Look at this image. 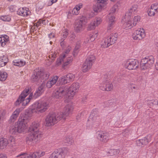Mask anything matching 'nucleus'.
I'll use <instances>...</instances> for the list:
<instances>
[{
    "label": "nucleus",
    "instance_id": "f257e3e1",
    "mask_svg": "<svg viewBox=\"0 0 158 158\" xmlns=\"http://www.w3.org/2000/svg\"><path fill=\"white\" fill-rule=\"evenodd\" d=\"M79 87L77 82L72 83L69 87L66 86H61L55 90L53 95L56 98H60L67 95L71 98L77 92Z\"/></svg>",
    "mask_w": 158,
    "mask_h": 158
},
{
    "label": "nucleus",
    "instance_id": "f03ea898",
    "mask_svg": "<svg viewBox=\"0 0 158 158\" xmlns=\"http://www.w3.org/2000/svg\"><path fill=\"white\" fill-rule=\"evenodd\" d=\"M49 107L48 103L45 101H38L33 104L31 108L30 114H40L45 111Z\"/></svg>",
    "mask_w": 158,
    "mask_h": 158
},
{
    "label": "nucleus",
    "instance_id": "7ed1b4c3",
    "mask_svg": "<svg viewBox=\"0 0 158 158\" xmlns=\"http://www.w3.org/2000/svg\"><path fill=\"white\" fill-rule=\"evenodd\" d=\"M62 119H65V117L62 114L49 115L46 117L44 123L46 126L49 127L54 125Z\"/></svg>",
    "mask_w": 158,
    "mask_h": 158
},
{
    "label": "nucleus",
    "instance_id": "20e7f679",
    "mask_svg": "<svg viewBox=\"0 0 158 158\" xmlns=\"http://www.w3.org/2000/svg\"><path fill=\"white\" fill-rule=\"evenodd\" d=\"M32 115V114H30L28 113L25 117L19 119L17 124H16L19 130V132H23L27 129L28 127L27 123L30 119V117Z\"/></svg>",
    "mask_w": 158,
    "mask_h": 158
},
{
    "label": "nucleus",
    "instance_id": "39448f33",
    "mask_svg": "<svg viewBox=\"0 0 158 158\" xmlns=\"http://www.w3.org/2000/svg\"><path fill=\"white\" fill-rule=\"evenodd\" d=\"M29 91V88H27L22 92L18 99L16 101L15 104L16 105H18L20 103H22V105L25 106L29 102L30 100L32 98L33 95L32 93L30 94L28 98L24 99V98L28 94Z\"/></svg>",
    "mask_w": 158,
    "mask_h": 158
},
{
    "label": "nucleus",
    "instance_id": "423d86ee",
    "mask_svg": "<svg viewBox=\"0 0 158 158\" xmlns=\"http://www.w3.org/2000/svg\"><path fill=\"white\" fill-rule=\"evenodd\" d=\"M49 75V73L47 72H43L36 70L35 71L31 77V79L33 82H41L42 80L48 79Z\"/></svg>",
    "mask_w": 158,
    "mask_h": 158
},
{
    "label": "nucleus",
    "instance_id": "0eeeda50",
    "mask_svg": "<svg viewBox=\"0 0 158 158\" xmlns=\"http://www.w3.org/2000/svg\"><path fill=\"white\" fill-rule=\"evenodd\" d=\"M43 134H40L39 132H30L27 136L26 140L28 143H37L40 140L42 137Z\"/></svg>",
    "mask_w": 158,
    "mask_h": 158
},
{
    "label": "nucleus",
    "instance_id": "6e6552de",
    "mask_svg": "<svg viewBox=\"0 0 158 158\" xmlns=\"http://www.w3.org/2000/svg\"><path fill=\"white\" fill-rule=\"evenodd\" d=\"M154 60L152 56L146 57L142 59L140 62V68L142 70H145L150 68L154 63Z\"/></svg>",
    "mask_w": 158,
    "mask_h": 158
},
{
    "label": "nucleus",
    "instance_id": "1a4fd4ad",
    "mask_svg": "<svg viewBox=\"0 0 158 158\" xmlns=\"http://www.w3.org/2000/svg\"><path fill=\"white\" fill-rule=\"evenodd\" d=\"M124 66L130 70L136 69L139 67V62L135 59H129L125 61Z\"/></svg>",
    "mask_w": 158,
    "mask_h": 158
},
{
    "label": "nucleus",
    "instance_id": "9d476101",
    "mask_svg": "<svg viewBox=\"0 0 158 158\" xmlns=\"http://www.w3.org/2000/svg\"><path fill=\"white\" fill-rule=\"evenodd\" d=\"M86 23L85 19L81 18L80 20H76L75 24L74 30L77 32H80L83 31Z\"/></svg>",
    "mask_w": 158,
    "mask_h": 158
},
{
    "label": "nucleus",
    "instance_id": "9b49d317",
    "mask_svg": "<svg viewBox=\"0 0 158 158\" xmlns=\"http://www.w3.org/2000/svg\"><path fill=\"white\" fill-rule=\"evenodd\" d=\"M145 36V31L142 28H138L135 30L132 35L134 40H139L144 38Z\"/></svg>",
    "mask_w": 158,
    "mask_h": 158
},
{
    "label": "nucleus",
    "instance_id": "f8f14e48",
    "mask_svg": "<svg viewBox=\"0 0 158 158\" xmlns=\"http://www.w3.org/2000/svg\"><path fill=\"white\" fill-rule=\"evenodd\" d=\"M97 137L100 141L106 143L108 141L109 134L108 133L100 131L97 132Z\"/></svg>",
    "mask_w": 158,
    "mask_h": 158
},
{
    "label": "nucleus",
    "instance_id": "ddd939ff",
    "mask_svg": "<svg viewBox=\"0 0 158 158\" xmlns=\"http://www.w3.org/2000/svg\"><path fill=\"white\" fill-rule=\"evenodd\" d=\"M99 88L103 91H110L113 89V85L109 81L106 80L102 81Z\"/></svg>",
    "mask_w": 158,
    "mask_h": 158
},
{
    "label": "nucleus",
    "instance_id": "4468645a",
    "mask_svg": "<svg viewBox=\"0 0 158 158\" xmlns=\"http://www.w3.org/2000/svg\"><path fill=\"white\" fill-rule=\"evenodd\" d=\"M152 136L148 135L143 139H139L136 141L137 145L142 147L147 144L151 140Z\"/></svg>",
    "mask_w": 158,
    "mask_h": 158
},
{
    "label": "nucleus",
    "instance_id": "2eb2a0df",
    "mask_svg": "<svg viewBox=\"0 0 158 158\" xmlns=\"http://www.w3.org/2000/svg\"><path fill=\"white\" fill-rule=\"evenodd\" d=\"M58 158H65L69 152V149L67 148H60L55 150Z\"/></svg>",
    "mask_w": 158,
    "mask_h": 158
},
{
    "label": "nucleus",
    "instance_id": "dca6fc26",
    "mask_svg": "<svg viewBox=\"0 0 158 158\" xmlns=\"http://www.w3.org/2000/svg\"><path fill=\"white\" fill-rule=\"evenodd\" d=\"M73 109V107L71 104H69L66 106L64 108V113H60L59 114H62L63 117H66L71 114Z\"/></svg>",
    "mask_w": 158,
    "mask_h": 158
},
{
    "label": "nucleus",
    "instance_id": "f3484780",
    "mask_svg": "<svg viewBox=\"0 0 158 158\" xmlns=\"http://www.w3.org/2000/svg\"><path fill=\"white\" fill-rule=\"evenodd\" d=\"M40 125L38 122H33L29 127V131L35 133L39 132L40 134H42V132L39 131Z\"/></svg>",
    "mask_w": 158,
    "mask_h": 158
},
{
    "label": "nucleus",
    "instance_id": "a211bd4d",
    "mask_svg": "<svg viewBox=\"0 0 158 158\" xmlns=\"http://www.w3.org/2000/svg\"><path fill=\"white\" fill-rule=\"evenodd\" d=\"M63 64L62 67L65 68L69 64L72 62L73 58L72 56H70L68 55L63 54Z\"/></svg>",
    "mask_w": 158,
    "mask_h": 158
},
{
    "label": "nucleus",
    "instance_id": "6ab92c4d",
    "mask_svg": "<svg viewBox=\"0 0 158 158\" xmlns=\"http://www.w3.org/2000/svg\"><path fill=\"white\" fill-rule=\"evenodd\" d=\"M138 11V6L137 5H134L128 10L126 15V18L129 17L131 18Z\"/></svg>",
    "mask_w": 158,
    "mask_h": 158
},
{
    "label": "nucleus",
    "instance_id": "aec40b11",
    "mask_svg": "<svg viewBox=\"0 0 158 158\" xmlns=\"http://www.w3.org/2000/svg\"><path fill=\"white\" fill-rule=\"evenodd\" d=\"M125 19V22L123 24L124 28L127 30L135 26L132 20H131V18H130L129 17L126 18V16Z\"/></svg>",
    "mask_w": 158,
    "mask_h": 158
},
{
    "label": "nucleus",
    "instance_id": "412c9836",
    "mask_svg": "<svg viewBox=\"0 0 158 158\" xmlns=\"http://www.w3.org/2000/svg\"><path fill=\"white\" fill-rule=\"evenodd\" d=\"M18 14L23 17L28 16L30 13L29 9L27 8H20L17 11Z\"/></svg>",
    "mask_w": 158,
    "mask_h": 158
},
{
    "label": "nucleus",
    "instance_id": "4be33fe9",
    "mask_svg": "<svg viewBox=\"0 0 158 158\" xmlns=\"http://www.w3.org/2000/svg\"><path fill=\"white\" fill-rule=\"evenodd\" d=\"M58 77L57 76H54L51 78L46 84V86L48 88H51L58 81Z\"/></svg>",
    "mask_w": 158,
    "mask_h": 158
},
{
    "label": "nucleus",
    "instance_id": "5701e85b",
    "mask_svg": "<svg viewBox=\"0 0 158 158\" xmlns=\"http://www.w3.org/2000/svg\"><path fill=\"white\" fill-rule=\"evenodd\" d=\"M9 37L6 35L0 36V45L2 47H4L9 43Z\"/></svg>",
    "mask_w": 158,
    "mask_h": 158
},
{
    "label": "nucleus",
    "instance_id": "b1692460",
    "mask_svg": "<svg viewBox=\"0 0 158 158\" xmlns=\"http://www.w3.org/2000/svg\"><path fill=\"white\" fill-rule=\"evenodd\" d=\"M57 53L54 50L51 51L48 53V58L49 59H47L50 62V64H51L55 60L56 57Z\"/></svg>",
    "mask_w": 158,
    "mask_h": 158
},
{
    "label": "nucleus",
    "instance_id": "393cba45",
    "mask_svg": "<svg viewBox=\"0 0 158 158\" xmlns=\"http://www.w3.org/2000/svg\"><path fill=\"white\" fill-rule=\"evenodd\" d=\"M82 7L83 4L81 3H80L76 5L72 10V14L74 15H78L80 13V9L82 8Z\"/></svg>",
    "mask_w": 158,
    "mask_h": 158
},
{
    "label": "nucleus",
    "instance_id": "a878e982",
    "mask_svg": "<svg viewBox=\"0 0 158 158\" xmlns=\"http://www.w3.org/2000/svg\"><path fill=\"white\" fill-rule=\"evenodd\" d=\"M44 88L43 85H41L36 90L34 94V97L36 98L40 96L44 92Z\"/></svg>",
    "mask_w": 158,
    "mask_h": 158
},
{
    "label": "nucleus",
    "instance_id": "bb28decb",
    "mask_svg": "<svg viewBox=\"0 0 158 158\" xmlns=\"http://www.w3.org/2000/svg\"><path fill=\"white\" fill-rule=\"evenodd\" d=\"M118 34L117 33L111 34L109 36L107 37L109 39V41L111 44L115 43L117 40Z\"/></svg>",
    "mask_w": 158,
    "mask_h": 158
},
{
    "label": "nucleus",
    "instance_id": "cd10ccee",
    "mask_svg": "<svg viewBox=\"0 0 158 158\" xmlns=\"http://www.w3.org/2000/svg\"><path fill=\"white\" fill-rule=\"evenodd\" d=\"M92 66L91 63H89L85 61L82 65V71L84 73L87 72L91 68Z\"/></svg>",
    "mask_w": 158,
    "mask_h": 158
},
{
    "label": "nucleus",
    "instance_id": "c85d7f7f",
    "mask_svg": "<svg viewBox=\"0 0 158 158\" xmlns=\"http://www.w3.org/2000/svg\"><path fill=\"white\" fill-rule=\"evenodd\" d=\"M20 112L19 109H16L10 117V120L13 122L15 121L18 116V115Z\"/></svg>",
    "mask_w": 158,
    "mask_h": 158
},
{
    "label": "nucleus",
    "instance_id": "c756f323",
    "mask_svg": "<svg viewBox=\"0 0 158 158\" xmlns=\"http://www.w3.org/2000/svg\"><path fill=\"white\" fill-rule=\"evenodd\" d=\"M108 38H104L101 43V46L102 48H106L111 45Z\"/></svg>",
    "mask_w": 158,
    "mask_h": 158
},
{
    "label": "nucleus",
    "instance_id": "7c9ffc66",
    "mask_svg": "<svg viewBox=\"0 0 158 158\" xmlns=\"http://www.w3.org/2000/svg\"><path fill=\"white\" fill-rule=\"evenodd\" d=\"M67 83H69L73 81L74 79L75 76L74 74L70 73L64 75Z\"/></svg>",
    "mask_w": 158,
    "mask_h": 158
},
{
    "label": "nucleus",
    "instance_id": "2f4dec72",
    "mask_svg": "<svg viewBox=\"0 0 158 158\" xmlns=\"http://www.w3.org/2000/svg\"><path fill=\"white\" fill-rule=\"evenodd\" d=\"M101 122L100 116L98 115L97 116H94L93 118L92 124L96 126L99 125Z\"/></svg>",
    "mask_w": 158,
    "mask_h": 158
},
{
    "label": "nucleus",
    "instance_id": "473e14b6",
    "mask_svg": "<svg viewBox=\"0 0 158 158\" xmlns=\"http://www.w3.org/2000/svg\"><path fill=\"white\" fill-rule=\"evenodd\" d=\"M9 132L10 134L13 135H17L19 132V130L17 126H13L11 127L9 130Z\"/></svg>",
    "mask_w": 158,
    "mask_h": 158
},
{
    "label": "nucleus",
    "instance_id": "72a5a7b5",
    "mask_svg": "<svg viewBox=\"0 0 158 158\" xmlns=\"http://www.w3.org/2000/svg\"><path fill=\"white\" fill-rule=\"evenodd\" d=\"M7 140L2 138L0 139V147L3 149L6 148L8 144Z\"/></svg>",
    "mask_w": 158,
    "mask_h": 158
},
{
    "label": "nucleus",
    "instance_id": "f704fd0d",
    "mask_svg": "<svg viewBox=\"0 0 158 158\" xmlns=\"http://www.w3.org/2000/svg\"><path fill=\"white\" fill-rule=\"evenodd\" d=\"M13 64L14 65L21 67L25 64V62L21 60H15L13 61Z\"/></svg>",
    "mask_w": 158,
    "mask_h": 158
},
{
    "label": "nucleus",
    "instance_id": "c9c22d12",
    "mask_svg": "<svg viewBox=\"0 0 158 158\" xmlns=\"http://www.w3.org/2000/svg\"><path fill=\"white\" fill-rule=\"evenodd\" d=\"M104 6L102 4H101L97 2L96 5L94 7V11L98 12L100 11L102 8Z\"/></svg>",
    "mask_w": 158,
    "mask_h": 158
},
{
    "label": "nucleus",
    "instance_id": "e433bc0d",
    "mask_svg": "<svg viewBox=\"0 0 158 158\" xmlns=\"http://www.w3.org/2000/svg\"><path fill=\"white\" fill-rule=\"evenodd\" d=\"M81 44V43L80 41L77 42L73 53V55L74 56H76L77 55L79 52V49L80 47Z\"/></svg>",
    "mask_w": 158,
    "mask_h": 158
},
{
    "label": "nucleus",
    "instance_id": "4c0bfd02",
    "mask_svg": "<svg viewBox=\"0 0 158 158\" xmlns=\"http://www.w3.org/2000/svg\"><path fill=\"white\" fill-rule=\"evenodd\" d=\"M95 59V56L93 54L90 55L88 56L85 61L88 63H91L92 65Z\"/></svg>",
    "mask_w": 158,
    "mask_h": 158
},
{
    "label": "nucleus",
    "instance_id": "58836bf2",
    "mask_svg": "<svg viewBox=\"0 0 158 158\" xmlns=\"http://www.w3.org/2000/svg\"><path fill=\"white\" fill-rule=\"evenodd\" d=\"M7 141L8 144H9L10 146H13L15 145V138L13 137L12 136H10Z\"/></svg>",
    "mask_w": 158,
    "mask_h": 158
},
{
    "label": "nucleus",
    "instance_id": "ea45409f",
    "mask_svg": "<svg viewBox=\"0 0 158 158\" xmlns=\"http://www.w3.org/2000/svg\"><path fill=\"white\" fill-rule=\"evenodd\" d=\"M58 82L60 85H65L68 84L64 75L59 78L58 80Z\"/></svg>",
    "mask_w": 158,
    "mask_h": 158
},
{
    "label": "nucleus",
    "instance_id": "a19ab883",
    "mask_svg": "<svg viewBox=\"0 0 158 158\" xmlns=\"http://www.w3.org/2000/svg\"><path fill=\"white\" fill-rule=\"evenodd\" d=\"M98 35V33H96L93 35H90L89 36V39L88 40L87 43H89L90 42H93L95 39L97 38Z\"/></svg>",
    "mask_w": 158,
    "mask_h": 158
},
{
    "label": "nucleus",
    "instance_id": "79ce46f5",
    "mask_svg": "<svg viewBox=\"0 0 158 158\" xmlns=\"http://www.w3.org/2000/svg\"><path fill=\"white\" fill-rule=\"evenodd\" d=\"M108 23H115L116 22L115 18L114 15L109 14L108 15Z\"/></svg>",
    "mask_w": 158,
    "mask_h": 158
},
{
    "label": "nucleus",
    "instance_id": "37998d69",
    "mask_svg": "<svg viewBox=\"0 0 158 158\" xmlns=\"http://www.w3.org/2000/svg\"><path fill=\"white\" fill-rule=\"evenodd\" d=\"M7 77V73L3 71L0 72V80L4 81L6 80Z\"/></svg>",
    "mask_w": 158,
    "mask_h": 158
},
{
    "label": "nucleus",
    "instance_id": "c03bdc74",
    "mask_svg": "<svg viewBox=\"0 0 158 158\" xmlns=\"http://www.w3.org/2000/svg\"><path fill=\"white\" fill-rule=\"evenodd\" d=\"M141 18L139 16L137 15L135 16L133 19L132 22L134 25L135 26L137 23H139L140 20Z\"/></svg>",
    "mask_w": 158,
    "mask_h": 158
},
{
    "label": "nucleus",
    "instance_id": "a18cd8bd",
    "mask_svg": "<svg viewBox=\"0 0 158 158\" xmlns=\"http://www.w3.org/2000/svg\"><path fill=\"white\" fill-rule=\"evenodd\" d=\"M120 151L118 149H112L110 150L108 152L110 156H113L115 155H117L118 154Z\"/></svg>",
    "mask_w": 158,
    "mask_h": 158
},
{
    "label": "nucleus",
    "instance_id": "49530a36",
    "mask_svg": "<svg viewBox=\"0 0 158 158\" xmlns=\"http://www.w3.org/2000/svg\"><path fill=\"white\" fill-rule=\"evenodd\" d=\"M68 34V30L65 29L63 31L61 37V39L62 41H64V40L66 38Z\"/></svg>",
    "mask_w": 158,
    "mask_h": 158
},
{
    "label": "nucleus",
    "instance_id": "de8ad7c7",
    "mask_svg": "<svg viewBox=\"0 0 158 158\" xmlns=\"http://www.w3.org/2000/svg\"><path fill=\"white\" fill-rule=\"evenodd\" d=\"M118 6L117 4L114 5L110 10V12L109 14L113 15L118 10Z\"/></svg>",
    "mask_w": 158,
    "mask_h": 158
},
{
    "label": "nucleus",
    "instance_id": "09e8293b",
    "mask_svg": "<svg viewBox=\"0 0 158 158\" xmlns=\"http://www.w3.org/2000/svg\"><path fill=\"white\" fill-rule=\"evenodd\" d=\"M148 15L150 16H154L156 13H157L156 11L154 10L152 8L150 7L148 10Z\"/></svg>",
    "mask_w": 158,
    "mask_h": 158
},
{
    "label": "nucleus",
    "instance_id": "8fccbe9b",
    "mask_svg": "<svg viewBox=\"0 0 158 158\" xmlns=\"http://www.w3.org/2000/svg\"><path fill=\"white\" fill-rule=\"evenodd\" d=\"M6 111L5 110H0V124L1 123V121L3 120L4 116L5 115Z\"/></svg>",
    "mask_w": 158,
    "mask_h": 158
},
{
    "label": "nucleus",
    "instance_id": "3c124183",
    "mask_svg": "<svg viewBox=\"0 0 158 158\" xmlns=\"http://www.w3.org/2000/svg\"><path fill=\"white\" fill-rule=\"evenodd\" d=\"M94 23L95 22H93V21L91 22L89 24L87 27V30L89 31L94 30L95 28V27H96Z\"/></svg>",
    "mask_w": 158,
    "mask_h": 158
},
{
    "label": "nucleus",
    "instance_id": "603ef678",
    "mask_svg": "<svg viewBox=\"0 0 158 158\" xmlns=\"http://www.w3.org/2000/svg\"><path fill=\"white\" fill-rule=\"evenodd\" d=\"M102 19L100 18H96L94 21H93V22H95V25L96 26H98L102 22Z\"/></svg>",
    "mask_w": 158,
    "mask_h": 158
},
{
    "label": "nucleus",
    "instance_id": "864d4df0",
    "mask_svg": "<svg viewBox=\"0 0 158 158\" xmlns=\"http://www.w3.org/2000/svg\"><path fill=\"white\" fill-rule=\"evenodd\" d=\"M63 54L60 56L59 58L57 60L56 65L57 66L60 65L61 64H63Z\"/></svg>",
    "mask_w": 158,
    "mask_h": 158
},
{
    "label": "nucleus",
    "instance_id": "5fc2aeb1",
    "mask_svg": "<svg viewBox=\"0 0 158 158\" xmlns=\"http://www.w3.org/2000/svg\"><path fill=\"white\" fill-rule=\"evenodd\" d=\"M1 19L4 21H9L11 19L10 16L9 15L2 16Z\"/></svg>",
    "mask_w": 158,
    "mask_h": 158
},
{
    "label": "nucleus",
    "instance_id": "6e6d98bb",
    "mask_svg": "<svg viewBox=\"0 0 158 158\" xmlns=\"http://www.w3.org/2000/svg\"><path fill=\"white\" fill-rule=\"evenodd\" d=\"M152 9L157 12H158V3H156L152 4L151 6Z\"/></svg>",
    "mask_w": 158,
    "mask_h": 158
},
{
    "label": "nucleus",
    "instance_id": "4d7b16f0",
    "mask_svg": "<svg viewBox=\"0 0 158 158\" xmlns=\"http://www.w3.org/2000/svg\"><path fill=\"white\" fill-rule=\"evenodd\" d=\"M37 154L38 157L40 158L44 155L45 152L44 151L40 150L37 152Z\"/></svg>",
    "mask_w": 158,
    "mask_h": 158
},
{
    "label": "nucleus",
    "instance_id": "13d9d810",
    "mask_svg": "<svg viewBox=\"0 0 158 158\" xmlns=\"http://www.w3.org/2000/svg\"><path fill=\"white\" fill-rule=\"evenodd\" d=\"M0 60L3 61L4 63H7L8 61L7 58L5 56H1L0 57Z\"/></svg>",
    "mask_w": 158,
    "mask_h": 158
},
{
    "label": "nucleus",
    "instance_id": "bf43d9fd",
    "mask_svg": "<svg viewBox=\"0 0 158 158\" xmlns=\"http://www.w3.org/2000/svg\"><path fill=\"white\" fill-rule=\"evenodd\" d=\"M108 26L107 27V30H110L112 29L113 27L114 26V23H108Z\"/></svg>",
    "mask_w": 158,
    "mask_h": 158
},
{
    "label": "nucleus",
    "instance_id": "052dcab7",
    "mask_svg": "<svg viewBox=\"0 0 158 158\" xmlns=\"http://www.w3.org/2000/svg\"><path fill=\"white\" fill-rule=\"evenodd\" d=\"M57 156V154L55 151L50 155L49 158H58Z\"/></svg>",
    "mask_w": 158,
    "mask_h": 158
},
{
    "label": "nucleus",
    "instance_id": "680f3d73",
    "mask_svg": "<svg viewBox=\"0 0 158 158\" xmlns=\"http://www.w3.org/2000/svg\"><path fill=\"white\" fill-rule=\"evenodd\" d=\"M28 156L29 157V158H30V157H31L30 158H36L38 157L37 152L36 153H33L31 155L28 154Z\"/></svg>",
    "mask_w": 158,
    "mask_h": 158
},
{
    "label": "nucleus",
    "instance_id": "e2e57ef3",
    "mask_svg": "<svg viewBox=\"0 0 158 158\" xmlns=\"http://www.w3.org/2000/svg\"><path fill=\"white\" fill-rule=\"evenodd\" d=\"M48 36L50 39L54 38L55 37V33L53 32H51L48 34Z\"/></svg>",
    "mask_w": 158,
    "mask_h": 158
},
{
    "label": "nucleus",
    "instance_id": "0e129e2a",
    "mask_svg": "<svg viewBox=\"0 0 158 158\" xmlns=\"http://www.w3.org/2000/svg\"><path fill=\"white\" fill-rule=\"evenodd\" d=\"M107 0H97V2L98 3H99L101 4H102V5H104L105 3Z\"/></svg>",
    "mask_w": 158,
    "mask_h": 158
},
{
    "label": "nucleus",
    "instance_id": "69168bd1",
    "mask_svg": "<svg viewBox=\"0 0 158 158\" xmlns=\"http://www.w3.org/2000/svg\"><path fill=\"white\" fill-rule=\"evenodd\" d=\"M75 37V34L73 33H72L70 36L69 37L70 38V40H73V39H74Z\"/></svg>",
    "mask_w": 158,
    "mask_h": 158
},
{
    "label": "nucleus",
    "instance_id": "338daca9",
    "mask_svg": "<svg viewBox=\"0 0 158 158\" xmlns=\"http://www.w3.org/2000/svg\"><path fill=\"white\" fill-rule=\"evenodd\" d=\"M41 22L40 21V19L39 20V21L38 22H37L35 24V25L37 27H38L40 26L41 25Z\"/></svg>",
    "mask_w": 158,
    "mask_h": 158
},
{
    "label": "nucleus",
    "instance_id": "774afa93",
    "mask_svg": "<svg viewBox=\"0 0 158 158\" xmlns=\"http://www.w3.org/2000/svg\"><path fill=\"white\" fill-rule=\"evenodd\" d=\"M50 2L49 4V5H52L53 3L56 2L57 0H50Z\"/></svg>",
    "mask_w": 158,
    "mask_h": 158
}]
</instances>
